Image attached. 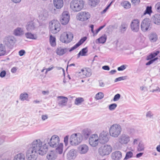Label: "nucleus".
<instances>
[{
    "label": "nucleus",
    "instance_id": "13",
    "mask_svg": "<svg viewBox=\"0 0 160 160\" xmlns=\"http://www.w3.org/2000/svg\"><path fill=\"white\" fill-rule=\"evenodd\" d=\"M70 16L68 12L64 11L62 13L60 18V22L63 25H66L69 21Z\"/></svg>",
    "mask_w": 160,
    "mask_h": 160
},
{
    "label": "nucleus",
    "instance_id": "3",
    "mask_svg": "<svg viewBox=\"0 0 160 160\" xmlns=\"http://www.w3.org/2000/svg\"><path fill=\"white\" fill-rule=\"evenodd\" d=\"M122 131L121 126L115 123L112 125L110 127L109 132L110 135L114 138H117L120 134Z\"/></svg>",
    "mask_w": 160,
    "mask_h": 160
},
{
    "label": "nucleus",
    "instance_id": "59",
    "mask_svg": "<svg viewBox=\"0 0 160 160\" xmlns=\"http://www.w3.org/2000/svg\"><path fill=\"white\" fill-rule=\"evenodd\" d=\"M79 46H78V44H77V43H76L75 45H74L72 47L70 48V49L69 50V51L71 52L73 50H74L76 48H77Z\"/></svg>",
    "mask_w": 160,
    "mask_h": 160
},
{
    "label": "nucleus",
    "instance_id": "27",
    "mask_svg": "<svg viewBox=\"0 0 160 160\" xmlns=\"http://www.w3.org/2000/svg\"><path fill=\"white\" fill-rule=\"evenodd\" d=\"M26 28L28 31H31L35 28V24L33 21H31L27 23L26 26Z\"/></svg>",
    "mask_w": 160,
    "mask_h": 160
},
{
    "label": "nucleus",
    "instance_id": "44",
    "mask_svg": "<svg viewBox=\"0 0 160 160\" xmlns=\"http://www.w3.org/2000/svg\"><path fill=\"white\" fill-rule=\"evenodd\" d=\"M50 42L51 45L53 47L56 46V38L54 37H53L52 35L50 36Z\"/></svg>",
    "mask_w": 160,
    "mask_h": 160
},
{
    "label": "nucleus",
    "instance_id": "47",
    "mask_svg": "<svg viewBox=\"0 0 160 160\" xmlns=\"http://www.w3.org/2000/svg\"><path fill=\"white\" fill-rule=\"evenodd\" d=\"M104 97L103 94L101 92H99L96 94L95 98L97 100H99L102 99Z\"/></svg>",
    "mask_w": 160,
    "mask_h": 160
},
{
    "label": "nucleus",
    "instance_id": "46",
    "mask_svg": "<svg viewBox=\"0 0 160 160\" xmlns=\"http://www.w3.org/2000/svg\"><path fill=\"white\" fill-rule=\"evenodd\" d=\"M152 12V7L151 6H148L147 7L146 9L144 11V14H150Z\"/></svg>",
    "mask_w": 160,
    "mask_h": 160
},
{
    "label": "nucleus",
    "instance_id": "39",
    "mask_svg": "<svg viewBox=\"0 0 160 160\" xmlns=\"http://www.w3.org/2000/svg\"><path fill=\"white\" fill-rule=\"evenodd\" d=\"M28 97V95L27 93H22L20 94L19 99L21 100L22 101L27 100Z\"/></svg>",
    "mask_w": 160,
    "mask_h": 160
},
{
    "label": "nucleus",
    "instance_id": "56",
    "mask_svg": "<svg viewBox=\"0 0 160 160\" xmlns=\"http://www.w3.org/2000/svg\"><path fill=\"white\" fill-rule=\"evenodd\" d=\"M6 75V71L5 70H2L0 73V77L1 78H3L5 77Z\"/></svg>",
    "mask_w": 160,
    "mask_h": 160
},
{
    "label": "nucleus",
    "instance_id": "12",
    "mask_svg": "<svg viewBox=\"0 0 160 160\" xmlns=\"http://www.w3.org/2000/svg\"><path fill=\"white\" fill-rule=\"evenodd\" d=\"M99 141V138L96 134L91 135L89 138V143L92 147L97 146L98 145Z\"/></svg>",
    "mask_w": 160,
    "mask_h": 160
},
{
    "label": "nucleus",
    "instance_id": "57",
    "mask_svg": "<svg viewBox=\"0 0 160 160\" xmlns=\"http://www.w3.org/2000/svg\"><path fill=\"white\" fill-rule=\"evenodd\" d=\"M68 136H66L64 138V141L65 143V144L66 146H67L68 144Z\"/></svg>",
    "mask_w": 160,
    "mask_h": 160
},
{
    "label": "nucleus",
    "instance_id": "6",
    "mask_svg": "<svg viewBox=\"0 0 160 160\" xmlns=\"http://www.w3.org/2000/svg\"><path fill=\"white\" fill-rule=\"evenodd\" d=\"M112 148L110 145H105L101 147L98 149V152L101 156L108 155L112 152Z\"/></svg>",
    "mask_w": 160,
    "mask_h": 160
},
{
    "label": "nucleus",
    "instance_id": "2",
    "mask_svg": "<svg viewBox=\"0 0 160 160\" xmlns=\"http://www.w3.org/2000/svg\"><path fill=\"white\" fill-rule=\"evenodd\" d=\"M84 2L83 0H72L70 3L71 9L74 12H78L83 8Z\"/></svg>",
    "mask_w": 160,
    "mask_h": 160
},
{
    "label": "nucleus",
    "instance_id": "30",
    "mask_svg": "<svg viewBox=\"0 0 160 160\" xmlns=\"http://www.w3.org/2000/svg\"><path fill=\"white\" fill-rule=\"evenodd\" d=\"M25 157L22 153H19L16 155L13 158V160H25Z\"/></svg>",
    "mask_w": 160,
    "mask_h": 160
},
{
    "label": "nucleus",
    "instance_id": "29",
    "mask_svg": "<svg viewBox=\"0 0 160 160\" xmlns=\"http://www.w3.org/2000/svg\"><path fill=\"white\" fill-rule=\"evenodd\" d=\"M128 28V24L126 22H122L119 27L120 31L122 33H123Z\"/></svg>",
    "mask_w": 160,
    "mask_h": 160
},
{
    "label": "nucleus",
    "instance_id": "51",
    "mask_svg": "<svg viewBox=\"0 0 160 160\" xmlns=\"http://www.w3.org/2000/svg\"><path fill=\"white\" fill-rule=\"evenodd\" d=\"M127 76L119 77L118 78H116L115 79V82H117L118 81H120L122 80H125L127 79Z\"/></svg>",
    "mask_w": 160,
    "mask_h": 160
},
{
    "label": "nucleus",
    "instance_id": "1",
    "mask_svg": "<svg viewBox=\"0 0 160 160\" xmlns=\"http://www.w3.org/2000/svg\"><path fill=\"white\" fill-rule=\"evenodd\" d=\"M42 142L40 139L34 140L28 146V148L43 155L47 152L48 148L46 144L42 145Z\"/></svg>",
    "mask_w": 160,
    "mask_h": 160
},
{
    "label": "nucleus",
    "instance_id": "14",
    "mask_svg": "<svg viewBox=\"0 0 160 160\" xmlns=\"http://www.w3.org/2000/svg\"><path fill=\"white\" fill-rule=\"evenodd\" d=\"M139 21L138 19H134L131 22L130 28L132 31L134 32H137L139 29Z\"/></svg>",
    "mask_w": 160,
    "mask_h": 160
},
{
    "label": "nucleus",
    "instance_id": "8",
    "mask_svg": "<svg viewBox=\"0 0 160 160\" xmlns=\"http://www.w3.org/2000/svg\"><path fill=\"white\" fill-rule=\"evenodd\" d=\"M59 141L58 136L54 135L51 137L48 142V144L51 147L56 148L59 144Z\"/></svg>",
    "mask_w": 160,
    "mask_h": 160
},
{
    "label": "nucleus",
    "instance_id": "35",
    "mask_svg": "<svg viewBox=\"0 0 160 160\" xmlns=\"http://www.w3.org/2000/svg\"><path fill=\"white\" fill-rule=\"evenodd\" d=\"M121 5L124 8L128 9L131 8V3L128 1H124L121 2Z\"/></svg>",
    "mask_w": 160,
    "mask_h": 160
},
{
    "label": "nucleus",
    "instance_id": "54",
    "mask_svg": "<svg viewBox=\"0 0 160 160\" xmlns=\"http://www.w3.org/2000/svg\"><path fill=\"white\" fill-rule=\"evenodd\" d=\"M55 7H53L52 6V7H50L49 8V10L51 13H56V9L55 8Z\"/></svg>",
    "mask_w": 160,
    "mask_h": 160
},
{
    "label": "nucleus",
    "instance_id": "43",
    "mask_svg": "<svg viewBox=\"0 0 160 160\" xmlns=\"http://www.w3.org/2000/svg\"><path fill=\"white\" fill-rule=\"evenodd\" d=\"M100 2V0H89V3L92 7H95Z\"/></svg>",
    "mask_w": 160,
    "mask_h": 160
},
{
    "label": "nucleus",
    "instance_id": "19",
    "mask_svg": "<svg viewBox=\"0 0 160 160\" xmlns=\"http://www.w3.org/2000/svg\"><path fill=\"white\" fill-rule=\"evenodd\" d=\"M78 152L80 154H85L89 150V147L86 145L83 144L80 145L78 148Z\"/></svg>",
    "mask_w": 160,
    "mask_h": 160
},
{
    "label": "nucleus",
    "instance_id": "7",
    "mask_svg": "<svg viewBox=\"0 0 160 160\" xmlns=\"http://www.w3.org/2000/svg\"><path fill=\"white\" fill-rule=\"evenodd\" d=\"M73 38V35L70 32H64L61 35L60 40L62 42L68 43L72 40Z\"/></svg>",
    "mask_w": 160,
    "mask_h": 160
},
{
    "label": "nucleus",
    "instance_id": "24",
    "mask_svg": "<svg viewBox=\"0 0 160 160\" xmlns=\"http://www.w3.org/2000/svg\"><path fill=\"white\" fill-rule=\"evenodd\" d=\"M77 152L74 149L70 150L67 154V157L68 159L72 160L75 158L76 157Z\"/></svg>",
    "mask_w": 160,
    "mask_h": 160
},
{
    "label": "nucleus",
    "instance_id": "10",
    "mask_svg": "<svg viewBox=\"0 0 160 160\" xmlns=\"http://www.w3.org/2000/svg\"><path fill=\"white\" fill-rule=\"evenodd\" d=\"M119 143L122 145L127 144L130 141V137L127 134L123 133L118 138Z\"/></svg>",
    "mask_w": 160,
    "mask_h": 160
},
{
    "label": "nucleus",
    "instance_id": "28",
    "mask_svg": "<svg viewBox=\"0 0 160 160\" xmlns=\"http://www.w3.org/2000/svg\"><path fill=\"white\" fill-rule=\"evenodd\" d=\"M91 130L88 128L84 129L82 132V136L85 139H87L91 133Z\"/></svg>",
    "mask_w": 160,
    "mask_h": 160
},
{
    "label": "nucleus",
    "instance_id": "32",
    "mask_svg": "<svg viewBox=\"0 0 160 160\" xmlns=\"http://www.w3.org/2000/svg\"><path fill=\"white\" fill-rule=\"evenodd\" d=\"M154 23L157 25H160V14H155L152 18Z\"/></svg>",
    "mask_w": 160,
    "mask_h": 160
},
{
    "label": "nucleus",
    "instance_id": "11",
    "mask_svg": "<svg viewBox=\"0 0 160 160\" xmlns=\"http://www.w3.org/2000/svg\"><path fill=\"white\" fill-rule=\"evenodd\" d=\"M38 154V153L28 148L26 152L27 160H36L37 158Z\"/></svg>",
    "mask_w": 160,
    "mask_h": 160
},
{
    "label": "nucleus",
    "instance_id": "34",
    "mask_svg": "<svg viewBox=\"0 0 160 160\" xmlns=\"http://www.w3.org/2000/svg\"><path fill=\"white\" fill-rule=\"evenodd\" d=\"M25 35L26 37L28 39L36 40L37 38V36L36 35L32 34L29 32L26 33Z\"/></svg>",
    "mask_w": 160,
    "mask_h": 160
},
{
    "label": "nucleus",
    "instance_id": "4",
    "mask_svg": "<svg viewBox=\"0 0 160 160\" xmlns=\"http://www.w3.org/2000/svg\"><path fill=\"white\" fill-rule=\"evenodd\" d=\"M82 140V136L79 133H75L72 135L70 138L71 144L72 146H76L81 142Z\"/></svg>",
    "mask_w": 160,
    "mask_h": 160
},
{
    "label": "nucleus",
    "instance_id": "38",
    "mask_svg": "<svg viewBox=\"0 0 160 160\" xmlns=\"http://www.w3.org/2000/svg\"><path fill=\"white\" fill-rule=\"evenodd\" d=\"M107 38V37L106 35L104 34L98 39L97 40L99 43H104L106 42Z\"/></svg>",
    "mask_w": 160,
    "mask_h": 160
},
{
    "label": "nucleus",
    "instance_id": "25",
    "mask_svg": "<svg viewBox=\"0 0 160 160\" xmlns=\"http://www.w3.org/2000/svg\"><path fill=\"white\" fill-rule=\"evenodd\" d=\"M53 4L57 9H61L63 6V0H53Z\"/></svg>",
    "mask_w": 160,
    "mask_h": 160
},
{
    "label": "nucleus",
    "instance_id": "21",
    "mask_svg": "<svg viewBox=\"0 0 160 160\" xmlns=\"http://www.w3.org/2000/svg\"><path fill=\"white\" fill-rule=\"evenodd\" d=\"M111 157L113 160H120L122 158V153L119 151H116L112 153Z\"/></svg>",
    "mask_w": 160,
    "mask_h": 160
},
{
    "label": "nucleus",
    "instance_id": "52",
    "mask_svg": "<svg viewBox=\"0 0 160 160\" xmlns=\"http://www.w3.org/2000/svg\"><path fill=\"white\" fill-rule=\"evenodd\" d=\"M80 52H81V55L82 56H85L86 53L88 52L87 48H85L82 49Z\"/></svg>",
    "mask_w": 160,
    "mask_h": 160
},
{
    "label": "nucleus",
    "instance_id": "60",
    "mask_svg": "<svg viewBox=\"0 0 160 160\" xmlns=\"http://www.w3.org/2000/svg\"><path fill=\"white\" fill-rule=\"evenodd\" d=\"M140 2V0H132V4L137 5Z\"/></svg>",
    "mask_w": 160,
    "mask_h": 160
},
{
    "label": "nucleus",
    "instance_id": "20",
    "mask_svg": "<svg viewBox=\"0 0 160 160\" xmlns=\"http://www.w3.org/2000/svg\"><path fill=\"white\" fill-rule=\"evenodd\" d=\"M39 18L41 20H44L48 18L49 16L48 11L45 9L42 10L40 12H38Z\"/></svg>",
    "mask_w": 160,
    "mask_h": 160
},
{
    "label": "nucleus",
    "instance_id": "22",
    "mask_svg": "<svg viewBox=\"0 0 160 160\" xmlns=\"http://www.w3.org/2000/svg\"><path fill=\"white\" fill-rule=\"evenodd\" d=\"M57 157V153L56 152L54 151H51L48 152L46 158L48 160H55Z\"/></svg>",
    "mask_w": 160,
    "mask_h": 160
},
{
    "label": "nucleus",
    "instance_id": "58",
    "mask_svg": "<svg viewBox=\"0 0 160 160\" xmlns=\"http://www.w3.org/2000/svg\"><path fill=\"white\" fill-rule=\"evenodd\" d=\"M153 115V114L150 111L148 112L146 115V117L148 118H151Z\"/></svg>",
    "mask_w": 160,
    "mask_h": 160
},
{
    "label": "nucleus",
    "instance_id": "9",
    "mask_svg": "<svg viewBox=\"0 0 160 160\" xmlns=\"http://www.w3.org/2000/svg\"><path fill=\"white\" fill-rule=\"evenodd\" d=\"M151 22L149 19L145 18L142 21L141 23V28L142 30L144 32L150 30Z\"/></svg>",
    "mask_w": 160,
    "mask_h": 160
},
{
    "label": "nucleus",
    "instance_id": "33",
    "mask_svg": "<svg viewBox=\"0 0 160 160\" xmlns=\"http://www.w3.org/2000/svg\"><path fill=\"white\" fill-rule=\"evenodd\" d=\"M14 33L16 36H20L23 34L24 32L22 29L18 28L14 30Z\"/></svg>",
    "mask_w": 160,
    "mask_h": 160
},
{
    "label": "nucleus",
    "instance_id": "50",
    "mask_svg": "<svg viewBox=\"0 0 160 160\" xmlns=\"http://www.w3.org/2000/svg\"><path fill=\"white\" fill-rule=\"evenodd\" d=\"M155 8L158 12L160 13V2H158L155 5Z\"/></svg>",
    "mask_w": 160,
    "mask_h": 160
},
{
    "label": "nucleus",
    "instance_id": "42",
    "mask_svg": "<svg viewBox=\"0 0 160 160\" xmlns=\"http://www.w3.org/2000/svg\"><path fill=\"white\" fill-rule=\"evenodd\" d=\"M84 101V99L83 98L78 97L74 101V104L77 105H79Z\"/></svg>",
    "mask_w": 160,
    "mask_h": 160
},
{
    "label": "nucleus",
    "instance_id": "45",
    "mask_svg": "<svg viewBox=\"0 0 160 160\" xmlns=\"http://www.w3.org/2000/svg\"><path fill=\"white\" fill-rule=\"evenodd\" d=\"M133 153L131 151L127 152H126V156L123 160H127L132 158L133 156Z\"/></svg>",
    "mask_w": 160,
    "mask_h": 160
},
{
    "label": "nucleus",
    "instance_id": "49",
    "mask_svg": "<svg viewBox=\"0 0 160 160\" xmlns=\"http://www.w3.org/2000/svg\"><path fill=\"white\" fill-rule=\"evenodd\" d=\"M87 38L86 37H83L77 43L78 46H79L81 45L87 39Z\"/></svg>",
    "mask_w": 160,
    "mask_h": 160
},
{
    "label": "nucleus",
    "instance_id": "55",
    "mask_svg": "<svg viewBox=\"0 0 160 160\" xmlns=\"http://www.w3.org/2000/svg\"><path fill=\"white\" fill-rule=\"evenodd\" d=\"M126 65H123L120 67L118 68V70L119 71H122L124 70L126 68Z\"/></svg>",
    "mask_w": 160,
    "mask_h": 160
},
{
    "label": "nucleus",
    "instance_id": "48",
    "mask_svg": "<svg viewBox=\"0 0 160 160\" xmlns=\"http://www.w3.org/2000/svg\"><path fill=\"white\" fill-rule=\"evenodd\" d=\"M117 106V105L116 103H112L110 104L109 106V109L110 111H113L115 109Z\"/></svg>",
    "mask_w": 160,
    "mask_h": 160
},
{
    "label": "nucleus",
    "instance_id": "61",
    "mask_svg": "<svg viewBox=\"0 0 160 160\" xmlns=\"http://www.w3.org/2000/svg\"><path fill=\"white\" fill-rule=\"evenodd\" d=\"M25 53L24 50H21L19 52V54L20 56H22Z\"/></svg>",
    "mask_w": 160,
    "mask_h": 160
},
{
    "label": "nucleus",
    "instance_id": "5",
    "mask_svg": "<svg viewBox=\"0 0 160 160\" xmlns=\"http://www.w3.org/2000/svg\"><path fill=\"white\" fill-rule=\"evenodd\" d=\"M60 24L57 20H53L49 22V28L51 32L55 34L60 30Z\"/></svg>",
    "mask_w": 160,
    "mask_h": 160
},
{
    "label": "nucleus",
    "instance_id": "36",
    "mask_svg": "<svg viewBox=\"0 0 160 160\" xmlns=\"http://www.w3.org/2000/svg\"><path fill=\"white\" fill-rule=\"evenodd\" d=\"M159 53V51H157L151 53L149 56H148L147 58V60H148L150 59H153Z\"/></svg>",
    "mask_w": 160,
    "mask_h": 160
},
{
    "label": "nucleus",
    "instance_id": "18",
    "mask_svg": "<svg viewBox=\"0 0 160 160\" xmlns=\"http://www.w3.org/2000/svg\"><path fill=\"white\" fill-rule=\"evenodd\" d=\"M57 98H58V103L59 106L62 108L66 106L68 100V98L67 97L60 96L58 97Z\"/></svg>",
    "mask_w": 160,
    "mask_h": 160
},
{
    "label": "nucleus",
    "instance_id": "41",
    "mask_svg": "<svg viewBox=\"0 0 160 160\" xmlns=\"http://www.w3.org/2000/svg\"><path fill=\"white\" fill-rule=\"evenodd\" d=\"M6 52L5 47L2 44H0V56L4 55Z\"/></svg>",
    "mask_w": 160,
    "mask_h": 160
},
{
    "label": "nucleus",
    "instance_id": "17",
    "mask_svg": "<svg viewBox=\"0 0 160 160\" xmlns=\"http://www.w3.org/2000/svg\"><path fill=\"white\" fill-rule=\"evenodd\" d=\"M4 44L9 48H12L15 43V38L12 36L6 37L4 40Z\"/></svg>",
    "mask_w": 160,
    "mask_h": 160
},
{
    "label": "nucleus",
    "instance_id": "37",
    "mask_svg": "<svg viewBox=\"0 0 160 160\" xmlns=\"http://www.w3.org/2000/svg\"><path fill=\"white\" fill-rule=\"evenodd\" d=\"M63 144L62 143H59L56 148V152H58L59 154H61L63 152Z\"/></svg>",
    "mask_w": 160,
    "mask_h": 160
},
{
    "label": "nucleus",
    "instance_id": "16",
    "mask_svg": "<svg viewBox=\"0 0 160 160\" xmlns=\"http://www.w3.org/2000/svg\"><path fill=\"white\" fill-rule=\"evenodd\" d=\"M108 136V135L107 132H102L99 138V142L102 144L107 143L109 140Z\"/></svg>",
    "mask_w": 160,
    "mask_h": 160
},
{
    "label": "nucleus",
    "instance_id": "40",
    "mask_svg": "<svg viewBox=\"0 0 160 160\" xmlns=\"http://www.w3.org/2000/svg\"><path fill=\"white\" fill-rule=\"evenodd\" d=\"M144 148V145L143 142L142 141L139 142L137 148L138 151V152L143 151Z\"/></svg>",
    "mask_w": 160,
    "mask_h": 160
},
{
    "label": "nucleus",
    "instance_id": "62",
    "mask_svg": "<svg viewBox=\"0 0 160 160\" xmlns=\"http://www.w3.org/2000/svg\"><path fill=\"white\" fill-rule=\"evenodd\" d=\"M17 68L16 67H13L11 69V72L12 73H15L17 70Z\"/></svg>",
    "mask_w": 160,
    "mask_h": 160
},
{
    "label": "nucleus",
    "instance_id": "23",
    "mask_svg": "<svg viewBox=\"0 0 160 160\" xmlns=\"http://www.w3.org/2000/svg\"><path fill=\"white\" fill-rule=\"evenodd\" d=\"M79 73L82 74V77L83 78L89 77L92 74L91 70L90 68H88L82 69L81 71Z\"/></svg>",
    "mask_w": 160,
    "mask_h": 160
},
{
    "label": "nucleus",
    "instance_id": "64",
    "mask_svg": "<svg viewBox=\"0 0 160 160\" xmlns=\"http://www.w3.org/2000/svg\"><path fill=\"white\" fill-rule=\"evenodd\" d=\"M102 68L104 70L108 71L110 69L109 67L107 65L103 66L102 67Z\"/></svg>",
    "mask_w": 160,
    "mask_h": 160
},
{
    "label": "nucleus",
    "instance_id": "26",
    "mask_svg": "<svg viewBox=\"0 0 160 160\" xmlns=\"http://www.w3.org/2000/svg\"><path fill=\"white\" fill-rule=\"evenodd\" d=\"M68 51L67 49L65 48H62L61 47L58 48L56 50L57 55L61 56L66 53Z\"/></svg>",
    "mask_w": 160,
    "mask_h": 160
},
{
    "label": "nucleus",
    "instance_id": "15",
    "mask_svg": "<svg viewBox=\"0 0 160 160\" xmlns=\"http://www.w3.org/2000/svg\"><path fill=\"white\" fill-rule=\"evenodd\" d=\"M90 18V15L88 12H81L77 16V19L81 21L86 20Z\"/></svg>",
    "mask_w": 160,
    "mask_h": 160
},
{
    "label": "nucleus",
    "instance_id": "53",
    "mask_svg": "<svg viewBox=\"0 0 160 160\" xmlns=\"http://www.w3.org/2000/svg\"><path fill=\"white\" fill-rule=\"evenodd\" d=\"M121 95L120 94L118 93L115 95L113 98V101L114 102L118 101L120 98Z\"/></svg>",
    "mask_w": 160,
    "mask_h": 160
},
{
    "label": "nucleus",
    "instance_id": "63",
    "mask_svg": "<svg viewBox=\"0 0 160 160\" xmlns=\"http://www.w3.org/2000/svg\"><path fill=\"white\" fill-rule=\"evenodd\" d=\"M48 118V116L46 114L45 115H42V119L43 121L46 120Z\"/></svg>",
    "mask_w": 160,
    "mask_h": 160
},
{
    "label": "nucleus",
    "instance_id": "31",
    "mask_svg": "<svg viewBox=\"0 0 160 160\" xmlns=\"http://www.w3.org/2000/svg\"><path fill=\"white\" fill-rule=\"evenodd\" d=\"M149 38L151 42H155L158 39V36L156 33L153 32L150 34Z\"/></svg>",
    "mask_w": 160,
    "mask_h": 160
}]
</instances>
